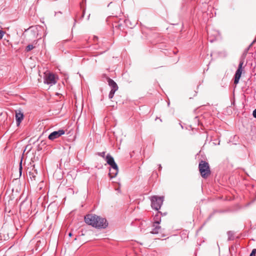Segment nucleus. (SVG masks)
<instances>
[{
    "label": "nucleus",
    "instance_id": "2eb2a0df",
    "mask_svg": "<svg viewBox=\"0 0 256 256\" xmlns=\"http://www.w3.org/2000/svg\"><path fill=\"white\" fill-rule=\"evenodd\" d=\"M110 168H118L116 164L114 162L113 164L110 165Z\"/></svg>",
    "mask_w": 256,
    "mask_h": 256
},
{
    "label": "nucleus",
    "instance_id": "6ab92c4d",
    "mask_svg": "<svg viewBox=\"0 0 256 256\" xmlns=\"http://www.w3.org/2000/svg\"><path fill=\"white\" fill-rule=\"evenodd\" d=\"M252 115L254 118H256V109L253 111Z\"/></svg>",
    "mask_w": 256,
    "mask_h": 256
},
{
    "label": "nucleus",
    "instance_id": "393cba45",
    "mask_svg": "<svg viewBox=\"0 0 256 256\" xmlns=\"http://www.w3.org/2000/svg\"><path fill=\"white\" fill-rule=\"evenodd\" d=\"M256 41V38L254 39V40L252 42V44H253Z\"/></svg>",
    "mask_w": 256,
    "mask_h": 256
},
{
    "label": "nucleus",
    "instance_id": "5701e85b",
    "mask_svg": "<svg viewBox=\"0 0 256 256\" xmlns=\"http://www.w3.org/2000/svg\"><path fill=\"white\" fill-rule=\"evenodd\" d=\"M162 168V166L160 164L159 165V170H160Z\"/></svg>",
    "mask_w": 256,
    "mask_h": 256
},
{
    "label": "nucleus",
    "instance_id": "f3484780",
    "mask_svg": "<svg viewBox=\"0 0 256 256\" xmlns=\"http://www.w3.org/2000/svg\"><path fill=\"white\" fill-rule=\"evenodd\" d=\"M98 155L102 157V158H104V156H105V152H98Z\"/></svg>",
    "mask_w": 256,
    "mask_h": 256
},
{
    "label": "nucleus",
    "instance_id": "f8f14e48",
    "mask_svg": "<svg viewBox=\"0 0 256 256\" xmlns=\"http://www.w3.org/2000/svg\"><path fill=\"white\" fill-rule=\"evenodd\" d=\"M159 212H157L156 214L154 216V222L153 224H160L161 222V216Z\"/></svg>",
    "mask_w": 256,
    "mask_h": 256
},
{
    "label": "nucleus",
    "instance_id": "20e7f679",
    "mask_svg": "<svg viewBox=\"0 0 256 256\" xmlns=\"http://www.w3.org/2000/svg\"><path fill=\"white\" fill-rule=\"evenodd\" d=\"M94 224H94V227L98 228H106L108 225L106 219L98 216H97L96 220H95Z\"/></svg>",
    "mask_w": 256,
    "mask_h": 256
},
{
    "label": "nucleus",
    "instance_id": "9b49d317",
    "mask_svg": "<svg viewBox=\"0 0 256 256\" xmlns=\"http://www.w3.org/2000/svg\"><path fill=\"white\" fill-rule=\"evenodd\" d=\"M118 172V168H110L109 172V176L110 178H114L116 176Z\"/></svg>",
    "mask_w": 256,
    "mask_h": 256
},
{
    "label": "nucleus",
    "instance_id": "423d86ee",
    "mask_svg": "<svg viewBox=\"0 0 256 256\" xmlns=\"http://www.w3.org/2000/svg\"><path fill=\"white\" fill-rule=\"evenodd\" d=\"M97 216L94 214H86L84 216V221L86 224L94 227V224L96 225L94 222L95 220H96Z\"/></svg>",
    "mask_w": 256,
    "mask_h": 256
},
{
    "label": "nucleus",
    "instance_id": "aec40b11",
    "mask_svg": "<svg viewBox=\"0 0 256 256\" xmlns=\"http://www.w3.org/2000/svg\"><path fill=\"white\" fill-rule=\"evenodd\" d=\"M19 169H20V174H21L22 170V161L20 162V168Z\"/></svg>",
    "mask_w": 256,
    "mask_h": 256
},
{
    "label": "nucleus",
    "instance_id": "39448f33",
    "mask_svg": "<svg viewBox=\"0 0 256 256\" xmlns=\"http://www.w3.org/2000/svg\"><path fill=\"white\" fill-rule=\"evenodd\" d=\"M44 80L45 84H48L54 85L56 83L55 76L52 73L48 72L44 74Z\"/></svg>",
    "mask_w": 256,
    "mask_h": 256
},
{
    "label": "nucleus",
    "instance_id": "a211bd4d",
    "mask_svg": "<svg viewBox=\"0 0 256 256\" xmlns=\"http://www.w3.org/2000/svg\"><path fill=\"white\" fill-rule=\"evenodd\" d=\"M4 35V32L0 30V40L2 39Z\"/></svg>",
    "mask_w": 256,
    "mask_h": 256
},
{
    "label": "nucleus",
    "instance_id": "f257e3e1",
    "mask_svg": "<svg viewBox=\"0 0 256 256\" xmlns=\"http://www.w3.org/2000/svg\"><path fill=\"white\" fill-rule=\"evenodd\" d=\"M198 168L201 176L203 178H207L210 175V171L208 162L201 160L198 164Z\"/></svg>",
    "mask_w": 256,
    "mask_h": 256
},
{
    "label": "nucleus",
    "instance_id": "0eeeda50",
    "mask_svg": "<svg viewBox=\"0 0 256 256\" xmlns=\"http://www.w3.org/2000/svg\"><path fill=\"white\" fill-rule=\"evenodd\" d=\"M244 62L242 61H240L238 66V68L236 70V74H234V84H236L238 83L239 80L240 78L242 73V67L243 65Z\"/></svg>",
    "mask_w": 256,
    "mask_h": 256
},
{
    "label": "nucleus",
    "instance_id": "6e6552de",
    "mask_svg": "<svg viewBox=\"0 0 256 256\" xmlns=\"http://www.w3.org/2000/svg\"><path fill=\"white\" fill-rule=\"evenodd\" d=\"M64 133L65 132L63 130H60L58 131L53 132L48 136V138L50 140H54L63 135Z\"/></svg>",
    "mask_w": 256,
    "mask_h": 256
},
{
    "label": "nucleus",
    "instance_id": "ddd939ff",
    "mask_svg": "<svg viewBox=\"0 0 256 256\" xmlns=\"http://www.w3.org/2000/svg\"><path fill=\"white\" fill-rule=\"evenodd\" d=\"M106 160L108 164L109 165H110L111 164L115 162L114 158L110 154H107L106 156Z\"/></svg>",
    "mask_w": 256,
    "mask_h": 256
},
{
    "label": "nucleus",
    "instance_id": "9d476101",
    "mask_svg": "<svg viewBox=\"0 0 256 256\" xmlns=\"http://www.w3.org/2000/svg\"><path fill=\"white\" fill-rule=\"evenodd\" d=\"M160 224H152V229L151 231V233L153 234H157L159 232H161L162 228L160 226Z\"/></svg>",
    "mask_w": 256,
    "mask_h": 256
},
{
    "label": "nucleus",
    "instance_id": "dca6fc26",
    "mask_svg": "<svg viewBox=\"0 0 256 256\" xmlns=\"http://www.w3.org/2000/svg\"><path fill=\"white\" fill-rule=\"evenodd\" d=\"M228 240H231V236H232L233 233L232 232L229 231V232H228Z\"/></svg>",
    "mask_w": 256,
    "mask_h": 256
},
{
    "label": "nucleus",
    "instance_id": "7ed1b4c3",
    "mask_svg": "<svg viewBox=\"0 0 256 256\" xmlns=\"http://www.w3.org/2000/svg\"><path fill=\"white\" fill-rule=\"evenodd\" d=\"M108 82L111 88V90L108 94V98L112 99L114 97L115 92L118 90V86L116 83L110 78H108Z\"/></svg>",
    "mask_w": 256,
    "mask_h": 256
},
{
    "label": "nucleus",
    "instance_id": "f03ea898",
    "mask_svg": "<svg viewBox=\"0 0 256 256\" xmlns=\"http://www.w3.org/2000/svg\"><path fill=\"white\" fill-rule=\"evenodd\" d=\"M150 200L152 208L156 210H158L162 204L164 197L154 196H152Z\"/></svg>",
    "mask_w": 256,
    "mask_h": 256
},
{
    "label": "nucleus",
    "instance_id": "4468645a",
    "mask_svg": "<svg viewBox=\"0 0 256 256\" xmlns=\"http://www.w3.org/2000/svg\"><path fill=\"white\" fill-rule=\"evenodd\" d=\"M35 48V46H34L32 44H28L26 48V52H30L32 50L33 48Z\"/></svg>",
    "mask_w": 256,
    "mask_h": 256
},
{
    "label": "nucleus",
    "instance_id": "4be33fe9",
    "mask_svg": "<svg viewBox=\"0 0 256 256\" xmlns=\"http://www.w3.org/2000/svg\"><path fill=\"white\" fill-rule=\"evenodd\" d=\"M72 236V232H70V233L68 234V236Z\"/></svg>",
    "mask_w": 256,
    "mask_h": 256
},
{
    "label": "nucleus",
    "instance_id": "b1692460",
    "mask_svg": "<svg viewBox=\"0 0 256 256\" xmlns=\"http://www.w3.org/2000/svg\"><path fill=\"white\" fill-rule=\"evenodd\" d=\"M250 256H256V254H252V253L250 254Z\"/></svg>",
    "mask_w": 256,
    "mask_h": 256
},
{
    "label": "nucleus",
    "instance_id": "412c9836",
    "mask_svg": "<svg viewBox=\"0 0 256 256\" xmlns=\"http://www.w3.org/2000/svg\"><path fill=\"white\" fill-rule=\"evenodd\" d=\"M251 253H252V254H256V248L252 250Z\"/></svg>",
    "mask_w": 256,
    "mask_h": 256
},
{
    "label": "nucleus",
    "instance_id": "1a4fd4ad",
    "mask_svg": "<svg viewBox=\"0 0 256 256\" xmlns=\"http://www.w3.org/2000/svg\"><path fill=\"white\" fill-rule=\"evenodd\" d=\"M16 124L18 126L24 119V114L21 110L16 111Z\"/></svg>",
    "mask_w": 256,
    "mask_h": 256
}]
</instances>
